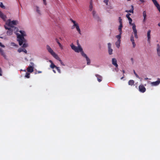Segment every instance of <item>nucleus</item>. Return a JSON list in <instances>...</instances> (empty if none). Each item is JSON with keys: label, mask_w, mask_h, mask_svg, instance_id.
Masks as SVG:
<instances>
[{"label": "nucleus", "mask_w": 160, "mask_h": 160, "mask_svg": "<svg viewBox=\"0 0 160 160\" xmlns=\"http://www.w3.org/2000/svg\"><path fill=\"white\" fill-rule=\"evenodd\" d=\"M5 21V23L4 26L5 29L7 30L6 32L7 35L8 36H11L12 35L14 31L17 35V41L18 42L19 45L21 46L22 43L25 41L24 37L26 36V32L23 30H20L19 32L20 34L17 32L18 31V28L14 26L18 24V21H12L11 19H9L7 20L6 19Z\"/></svg>", "instance_id": "obj_1"}, {"label": "nucleus", "mask_w": 160, "mask_h": 160, "mask_svg": "<svg viewBox=\"0 0 160 160\" xmlns=\"http://www.w3.org/2000/svg\"><path fill=\"white\" fill-rule=\"evenodd\" d=\"M70 46L72 49L75 52L78 53L80 52L82 55V52H84L82 49L80 45H79L78 47H76L73 44H72L70 45Z\"/></svg>", "instance_id": "obj_2"}, {"label": "nucleus", "mask_w": 160, "mask_h": 160, "mask_svg": "<svg viewBox=\"0 0 160 160\" xmlns=\"http://www.w3.org/2000/svg\"><path fill=\"white\" fill-rule=\"evenodd\" d=\"M70 20L73 23V25L72 27V29L75 28L76 30L80 34H81V29L79 28V24L76 21L73 20L72 19L70 18Z\"/></svg>", "instance_id": "obj_3"}, {"label": "nucleus", "mask_w": 160, "mask_h": 160, "mask_svg": "<svg viewBox=\"0 0 160 160\" xmlns=\"http://www.w3.org/2000/svg\"><path fill=\"white\" fill-rule=\"evenodd\" d=\"M46 48L48 52L53 57L57 55L48 45H47L46 46Z\"/></svg>", "instance_id": "obj_4"}, {"label": "nucleus", "mask_w": 160, "mask_h": 160, "mask_svg": "<svg viewBox=\"0 0 160 160\" xmlns=\"http://www.w3.org/2000/svg\"><path fill=\"white\" fill-rule=\"evenodd\" d=\"M129 24L132 26V29H133L135 38H138V36L137 35V32L136 28V26L135 24L134 23H132V22H131L130 23H129Z\"/></svg>", "instance_id": "obj_5"}, {"label": "nucleus", "mask_w": 160, "mask_h": 160, "mask_svg": "<svg viewBox=\"0 0 160 160\" xmlns=\"http://www.w3.org/2000/svg\"><path fill=\"white\" fill-rule=\"evenodd\" d=\"M34 9L38 15H41V12L39 6L37 5H34Z\"/></svg>", "instance_id": "obj_6"}, {"label": "nucleus", "mask_w": 160, "mask_h": 160, "mask_svg": "<svg viewBox=\"0 0 160 160\" xmlns=\"http://www.w3.org/2000/svg\"><path fill=\"white\" fill-rule=\"evenodd\" d=\"M82 57L86 58L87 62V64L88 65H90L91 63V60L90 58L87 56V55L84 53V52H82Z\"/></svg>", "instance_id": "obj_7"}, {"label": "nucleus", "mask_w": 160, "mask_h": 160, "mask_svg": "<svg viewBox=\"0 0 160 160\" xmlns=\"http://www.w3.org/2000/svg\"><path fill=\"white\" fill-rule=\"evenodd\" d=\"M31 65H30L27 68V70L29 72H32L33 71L34 64L33 62H31Z\"/></svg>", "instance_id": "obj_8"}, {"label": "nucleus", "mask_w": 160, "mask_h": 160, "mask_svg": "<svg viewBox=\"0 0 160 160\" xmlns=\"http://www.w3.org/2000/svg\"><path fill=\"white\" fill-rule=\"evenodd\" d=\"M92 14L93 16L94 19L98 21H101V19L99 17L98 15L96 13V12L94 11L93 10L92 11Z\"/></svg>", "instance_id": "obj_9"}, {"label": "nucleus", "mask_w": 160, "mask_h": 160, "mask_svg": "<svg viewBox=\"0 0 160 160\" xmlns=\"http://www.w3.org/2000/svg\"><path fill=\"white\" fill-rule=\"evenodd\" d=\"M0 47L2 48H4L5 46L4 45H3L2 43L0 42ZM0 53L4 57H5L6 56L5 54L3 51V50L0 48Z\"/></svg>", "instance_id": "obj_10"}, {"label": "nucleus", "mask_w": 160, "mask_h": 160, "mask_svg": "<svg viewBox=\"0 0 160 160\" xmlns=\"http://www.w3.org/2000/svg\"><path fill=\"white\" fill-rule=\"evenodd\" d=\"M153 3L154 5L157 7V9L160 12V6L159 4L158 3L156 0H152Z\"/></svg>", "instance_id": "obj_11"}, {"label": "nucleus", "mask_w": 160, "mask_h": 160, "mask_svg": "<svg viewBox=\"0 0 160 160\" xmlns=\"http://www.w3.org/2000/svg\"><path fill=\"white\" fill-rule=\"evenodd\" d=\"M139 89L140 92H145L146 89L145 87L142 85H140L139 87Z\"/></svg>", "instance_id": "obj_12"}, {"label": "nucleus", "mask_w": 160, "mask_h": 160, "mask_svg": "<svg viewBox=\"0 0 160 160\" xmlns=\"http://www.w3.org/2000/svg\"><path fill=\"white\" fill-rule=\"evenodd\" d=\"M160 83V79L158 78L157 81L155 82H151V85L152 86H156L158 85Z\"/></svg>", "instance_id": "obj_13"}, {"label": "nucleus", "mask_w": 160, "mask_h": 160, "mask_svg": "<svg viewBox=\"0 0 160 160\" xmlns=\"http://www.w3.org/2000/svg\"><path fill=\"white\" fill-rule=\"evenodd\" d=\"M156 51L158 56L160 57V46L159 44H158L156 45Z\"/></svg>", "instance_id": "obj_14"}, {"label": "nucleus", "mask_w": 160, "mask_h": 160, "mask_svg": "<svg viewBox=\"0 0 160 160\" xmlns=\"http://www.w3.org/2000/svg\"><path fill=\"white\" fill-rule=\"evenodd\" d=\"M0 17L4 21H5L6 19L7 18L6 16L4 15L0 10Z\"/></svg>", "instance_id": "obj_15"}, {"label": "nucleus", "mask_w": 160, "mask_h": 160, "mask_svg": "<svg viewBox=\"0 0 160 160\" xmlns=\"http://www.w3.org/2000/svg\"><path fill=\"white\" fill-rule=\"evenodd\" d=\"M150 33H151V30H148L147 32V37L148 38V41L149 43H150V39H151V35H150Z\"/></svg>", "instance_id": "obj_16"}, {"label": "nucleus", "mask_w": 160, "mask_h": 160, "mask_svg": "<svg viewBox=\"0 0 160 160\" xmlns=\"http://www.w3.org/2000/svg\"><path fill=\"white\" fill-rule=\"evenodd\" d=\"M112 63L113 65H114L116 68L118 67V65L117 63V60L116 58H112Z\"/></svg>", "instance_id": "obj_17"}, {"label": "nucleus", "mask_w": 160, "mask_h": 160, "mask_svg": "<svg viewBox=\"0 0 160 160\" xmlns=\"http://www.w3.org/2000/svg\"><path fill=\"white\" fill-rule=\"evenodd\" d=\"M142 15H143V22H145L147 19V12L145 10L143 12Z\"/></svg>", "instance_id": "obj_18"}, {"label": "nucleus", "mask_w": 160, "mask_h": 160, "mask_svg": "<svg viewBox=\"0 0 160 160\" xmlns=\"http://www.w3.org/2000/svg\"><path fill=\"white\" fill-rule=\"evenodd\" d=\"M130 41L132 42V44L133 45V48H135L136 46V44L135 43L134 37L132 35L130 38Z\"/></svg>", "instance_id": "obj_19"}, {"label": "nucleus", "mask_w": 160, "mask_h": 160, "mask_svg": "<svg viewBox=\"0 0 160 160\" xmlns=\"http://www.w3.org/2000/svg\"><path fill=\"white\" fill-rule=\"evenodd\" d=\"M18 51L19 52H23L25 53H26V54L27 53V50L26 49H22V48H19L18 50Z\"/></svg>", "instance_id": "obj_20"}, {"label": "nucleus", "mask_w": 160, "mask_h": 160, "mask_svg": "<svg viewBox=\"0 0 160 160\" xmlns=\"http://www.w3.org/2000/svg\"><path fill=\"white\" fill-rule=\"evenodd\" d=\"M96 76L97 78V79L99 82H101L102 80V77L101 76L98 74H96Z\"/></svg>", "instance_id": "obj_21"}, {"label": "nucleus", "mask_w": 160, "mask_h": 160, "mask_svg": "<svg viewBox=\"0 0 160 160\" xmlns=\"http://www.w3.org/2000/svg\"><path fill=\"white\" fill-rule=\"evenodd\" d=\"M122 24H120V25L119 26V27H118V29L119 31V33H120V34H122Z\"/></svg>", "instance_id": "obj_22"}, {"label": "nucleus", "mask_w": 160, "mask_h": 160, "mask_svg": "<svg viewBox=\"0 0 160 160\" xmlns=\"http://www.w3.org/2000/svg\"><path fill=\"white\" fill-rule=\"evenodd\" d=\"M121 41H117L115 42V45L118 48H119L120 46Z\"/></svg>", "instance_id": "obj_23"}, {"label": "nucleus", "mask_w": 160, "mask_h": 160, "mask_svg": "<svg viewBox=\"0 0 160 160\" xmlns=\"http://www.w3.org/2000/svg\"><path fill=\"white\" fill-rule=\"evenodd\" d=\"M56 41L57 42V43L58 44V45L60 47V48L61 49H63V47L62 45L61 44V43L59 42L58 39L57 38L56 39Z\"/></svg>", "instance_id": "obj_24"}, {"label": "nucleus", "mask_w": 160, "mask_h": 160, "mask_svg": "<svg viewBox=\"0 0 160 160\" xmlns=\"http://www.w3.org/2000/svg\"><path fill=\"white\" fill-rule=\"evenodd\" d=\"M56 59L59 61L60 63L62 62V61L60 59V58H59L58 55L57 54L56 56H55L54 57Z\"/></svg>", "instance_id": "obj_25"}, {"label": "nucleus", "mask_w": 160, "mask_h": 160, "mask_svg": "<svg viewBox=\"0 0 160 160\" xmlns=\"http://www.w3.org/2000/svg\"><path fill=\"white\" fill-rule=\"evenodd\" d=\"M25 42H23L22 43V44L21 45H22V47H23V48H26V47H28V44L26 43V40L25 39Z\"/></svg>", "instance_id": "obj_26"}, {"label": "nucleus", "mask_w": 160, "mask_h": 160, "mask_svg": "<svg viewBox=\"0 0 160 160\" xmlns=\"http://www.w3.org/2000/svg\"><path fill=\"white\" fill-rule=\"evenodd\" d=\"M134 83V82L133 80H130L128 81V84L129 85L132 86Z\"/></svg>", "instance_id": "obj_27"}, {"label": "nucleus", "mask_w": 160, "mask_h": 160, "mask_svg": "<svg viewBox=\"0 0 160 160\" xmlns=\"http://www.w3.org/2000/svg\"><path fill=\"white\" fill-rule=\"evenodd\" d=\"M108 51L109 55H112V54L113 50L112 48L108 49Z\"/></svg>", "instance_id": "obj_28"}, {"label": "nucleus", "mask_w": 160, "mask_h": 160, "mask_svg": "<svg viewBox=\"0 0 160 160\" xmlns=\"http://www.w3.org/2000/svg\"><path fill=\"white\" fill-rule=\"evenodd\" d=\"M121 34H120L119 33V35L116 36V37L118 39L117 41H121Z\"/></svg>", "instance_id": "obj_29"}, {"label": "nucleus", "mask_w": 160, "mask_h": 160, "mask_svg": "<svg viewBox=\"0 0 160 160\" xmlns=\"http://www.w3.org/2000/svg\"><path fill=\"white\" fill-rule=\"evenodd\" d=\"M11 46L13 47H18V45L17 44H16L14 42H11L10 44Z\"/></svg>", "instance_id": "obj_30"}, {"label": "nucleus", "mask_w": 160, "mask_h": 160, "mask_svg": "<svg viewBox=\"0 0 160 160\" xmlns=\"http://www.w3.org/2000/svg\"><path fill=\"white\" fill-rule=\"evenodd\" d=\"M56 67H57L53 63L51 64L50 65V67L52 69H53L54 68H56Z\"/></svg>", "instance_id": "obj_31"}, {"label": "nucleus", "mask_w": 160, "mask_h": 160, "mask_svg": "<svg viewBox=\"0 0 160 160\" xmlns=\"http://www.w3.org/2000/svg\"><path fill=\"white\" fill-rule=\"evenodd\" d=\"M132 9L129 10H128V12H129L133 13V10H134V7L132 5L131 6Z\"/></svg>", "instance_id": "obj_32"}, {"label": "nucleus", "mask_w": 160, "mask_h": 160, "mask_svg": "<svg viewBox=\"0 0 160 160\" xmlns=\"http://www.w3.org/2000/svg\"><path fill=\"white\" fill-rule=\"evenodd\" d=\"M30 74L28 73H26L25 76V77L27 78H30Z\"/></svg>", "instance_id": "obj_33"}, {"label": "nucleus", "mask_w": 160, "mask_h": 160, "mask_svg": "<svg viewBox=\"0 0 160 160\" xmlns=\"http://www.w3.org/2000/svg\"><path fill=\"white\" fill-rule=\"evenodd\" d=\"M112 47V44L110 43H108V49L111 48Z\"/></svg>", "instance_id": "obj_34"}, {"label": "nucleus", "mask_w": 160, "mask_h": 160, "mask_svg": "<svg viewBox=\"0 0 160 160\" xmlns=\"http://www.w3.org/2000/svg\"><path fill=\"white\" fill-rule=\"evenodd\" d=\"M0 7L2 8H5V6L3 5V3L2 2H1L0 3Z\"/></svg>", "instance_id": "obj_35"}, {"label": "nucleus", "mask_w": 160, "mask_h": 160, "mask_svg": "<svg viewBox=\"0 0 160 160\" xmlns=\"http://www.w3.org/2000/svg\"><path fill=\"white\" fill-rule=\"evenodd\" d=\"M108 1L109 0H104L103 1L106 4V5H108Z\"/></svg>", "instance_id": "obj_36"}, {"label": "nucleus", "mask_w": 160, "mask_h": 160, "mask_svg": "<svg viewBox=\"0 0 160 160\" xmlns=\"http://www.w3.org/2000/svg\"><path fill=\"white\" fill-rule=\"evenodd\" d=\"M56 68L57 69V71L59 73H61V71L59 67H56Z\"/></svg>", "instance_id": "obj_37"}, {"label": "nucleus", "mask_w": 160, "mask_h": 160, "mask_svg": "<svg viewBox=\"0 0 160 160\" xmlns=\"http://www.w3.org/2000/svg\"><path fill=\"white\" fill-rule=\"evenodd\" d=\"M93 6L92 5H90L89 7V10L90 11H91L92 10Z\"/></svg>", "instance_id": "obj_38"}, {"label": "nucleus", "mask_w": 160, "mask_h": 160, "mask_svg": "<svg viewBox=\"0 0 160 160\" xmlns=\"http://www.w3.org/2000/svg\"><path fill=\"white\" fill-rule=\"evenodd\" d=\"M119 21L120 24H122V19L120 17H119Z\"/></svg>", "instance_id": "obj_39"}, {"label": "nucleus", "mask_w": 160, "mask_h": 160, "mask_svg": "<svg viewBox=\"0 0 160 160\" xmlns=\"http://www.w3.org/2000/svg\"><path fill=\"white\" fill-rule=\"evenodd\" d=\"M134 74L138 78H139V76L136 73L135 71L134 70Z\"/></svg>", "instance_id": "obj_40"}, {"label": "nucleus", "mask_w": 160, "mask_h": 160, "mask_svg": "<svg viewBox=\"0 0 160 160\" xmlns=\"http://www.w3.org/2000/svg\"><path fill=\"white\" fill-rule=\"evenodd\" d=\"M131 15V14L130 13H128L126 15V17L128 18V19L129 18H130V16Z\"/></svg>", "instance_id": "obj_41"}, {"label": "nucleus", "mask_w": 160, "mask_h": 160, "mask_svg": "<svg viewBox=\"0 0 160 160\" xmlns=\"http://www.w3.org/2000/svg\"><path fill=\"white\" fill-rule=\"evenodd\" d=\"M130 60H131V62H132V63L133 64L134 62L133 58H131L130 59Z\"/></svg>", "instance_id": "obj_42"}, {"label": "nucleus", "mask_w": 160, "mask_h": 160, "mask_svg": "<svg viewBox=\"0 0 160 160\" xmlns=\"http://www.w3.org/2000/svg\"><path fill=\"white\" fill-rule=\"evenodd\" d=\"M128 19V20L129 23H130L131 22H132V20L131 18H129Z\"/></svg>", "instance_id": "obj_43"}, {"label": "nucleus", "mask_w": 160, "mask_h": 160, "mask_svg": "<svg viewBox=\"0 0 160 160\" xmlns=\"http://www.w3.org/2000/svg\"><path fill=\"white\" fill-rule=\"evenodd\" d=\"M43 0V4L45 5H47V2H46V0Z\"/></svg>", "instance_id": "obj_44"}, {"label": "nucleus", "mask_w": 160, "mask_h": 160, "mask_svg": "<svg viewBox=\"0 0 160 160\" xmlns=\"http://www.w3.org/2000/svg\"><path fill=\"white\" fill-rule=\"evenodd\" d=\"M90 5H92V0H90Z\"/></svg>", "instance_id": "obj_45"}, {"label": "nucleus", "mask_w": 160, "mask_h": 160, "mask_svg": "<svg viewBox=\"0 0 160 160\" xmlns=\"http://www.w3.org/2000/svg\"><path fill=\"white\" fill-rule=\"evenodd\" d=\"M139 1L142 2H145L144 0H139Z\"/></svg>", "instance_id": "obj_46"}, {"label": "nucleus", "mask_w": 160, "mask_h": 160, "mask_svg": "<svg viewBox=\"0 0 160 160\" xmlns=\"http://www.w3.org/2000/svg\"><path fill=\"white\" fill-rule=\"evenodd\" d=\"M49 62L51 63V64L53 63V62L51 60H49Z\"/></svg>", "instance_id": "obj_47"}, {"label": "nucleus", "mask_w": 160, "mask_h": 160, "mask_svg": "<svg viewBox=\"0 0 160 160\" xmlns=\"http://www.w3.org/2000/svg\"><path fill=\"white\" fill-rule=\"evenodd\" d=\"M61 64L63 66H65V65L64 64V63L62 62V63H61Z\"/></svg>", "instance_id": "obj_48"}, {"label": "nucleus", "mask_w": 160, "mask_h": 160, "mask_svg": "<svg viewBox=\"0 0 160 160\" xmlns=\"http://www.w3.org/2000/svg\"><path fill=\"white\" fill-rule=\"evenodd\" d=\"M77 44H78V46L79 45H80L79 43V42H78V41H77Z\"/></svg>", "instance_id": "obj_49"}, {"label": "nucleus", "mask_w": 160, "mask_h": 160, "mask_svg": "<svg viewBox=\"0 0 160 160\" xmlns=\"http://www.w3.org/2000/svg\"><path fill=\"white\" fill-rule=\"evenodd\" d=\"M53 72H54V73H56V71H55V70H53Z\"/></svg>", "instance_id": "obj_50"}, {"label": "nucleus", "mask_w": 160, "mask_h": 160, "mask_svg": "<svg viewBox=\"0 0 160 160\" xmlns=\"http://www.w3.org/2000/svg\"><path fill=\"white\" fill-rule=\"evenodd\" d=\"M122 72H123V73H124L125 72V71H124V70H123L122 71Z\"/></svg>", "instance_id": "obj_51"}, {"label": "nucleus", "mask_w": 160, "mask_h": 160, "mask_svg": "<svg viewBox=\"0 0 160 160\" xmlns=\"http://www.w3.org/2000/svg\"><path fill=\"white\" fill-rule=\"evenodd\" d=\"M158 25L160 27V22H159V23H158Z\"/></svg>", "instance_id": "obj_52"}, {"label": "nucleus", "mask_w": 160, "mask_h": 160, "mask_svg": "<svg viewBox=\"0 0 160 160\" xmlns=\"http://www.w3.org/2000/svg\"><path fill=\"white\" fill-rule=\"evenodd\" d=\"M123 78H124V76L122 77V78H121V79L122 80Z\"/></svg>", "instance_id": "obj_53"}, {"label": "nucleus", "mask_w": 160, "mask_h": 160, "mask_svg": "<svg viewBox=\"0 0 160 160\" xmlns=\"http://www.w3.org/2000/svg\"><path fill=\"white\" fill-rule=\"evenodd\" d=\"M38 73H40L42 72L41 71H38Z\"/></svg>", "instance_id": "obj_54"}, {"label": "nucleus", "mask_w": 160, "mask_h": 160, "mask_svg": "<svg viewBox=\"0 0 160 160\" xmlns=\"http://www.w3.org/2000/svg\"><path fill=\"white\" fill-rule=\"evenodd\" d=\"M125 12H129L128 10H126Z\"/></svg>", "instance_id": "obj_55"}, {"label": "nucleus", "mask_w": 160, "mask_h": 160, "mask_svg": "<svg viewBox=\"0 0 160 160\" xmlns=\"http://www.w3.org/2000/svg\"><path fill=\"white\" fill-rule=\"evenodd\" d=\"M2 72H0V76H2Z\"/></svg>", "instance_id": "obj_56"}, {"label": "nucleus", "mask_w": 160, "mask_h": 160, "mask_svg": "<svg viewBox=\"0 0 160 160\" xmlns=\"http://www.w3.org/2000/svg\"><path fill=\"white\" fill-rule=\"evenodd\" d=\"M148 79V78H145V80H147V79Z\"/></svg>", "instance_id": "obj_57"}, {"label": "nucleus", "mask_w": 160, "mask_h": 160, "mask_svg": "<svg viewBox=\"0 0 160 160\" xmlns=\"http://www.w3.org/2000/svg\"><path fill=\"white\" fill-rule=\"evenodd\" d=\"M109 8L110 9H112V8L111 7H110V8Z\"/></svg>", "instance_id": "obj_58"}, {"label": "nucleus", "mask_w": 160, "mask_h": 160, "mask_svg": "<svg viewBox=\"0 0 160 160\" xmlns=\"http://www.w3.org/2000/svg\"><path fill=\"white\" fill-rule=\"evenodd\" d=\"M0 38H3V37H0Z\"/></svg>", "instance_id": "obj_59"}, {"label": "nucleus", "mask_w": 160, "mask_h": 160, "mask_svg": "<svg viewBox=\"0 0 160 160\" xmlns=\"http://www.w3.org/2000/svg\"><path fill=\"white\" fill-rule=\"evenodd\" d=\"M23 71H24V72H26V70H24Z\"/></svg>", "instance_id": "obj_60"}, {"label": "nucleus", "mask_w": 160, "mask_h": 160, "mask_svg": "<svg viewBox=\"0 0 160 160\" xmlns=\"http://www.w3.org/2000/svg\"><path fill=\"white\" fill-rule=\"evenodd\" d=\"M128 1H130V0H127Z\"/></svg>", "instance_id": "obj_61"}]
</instances>
